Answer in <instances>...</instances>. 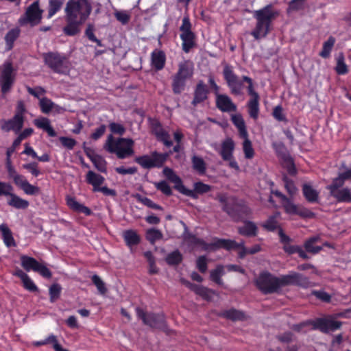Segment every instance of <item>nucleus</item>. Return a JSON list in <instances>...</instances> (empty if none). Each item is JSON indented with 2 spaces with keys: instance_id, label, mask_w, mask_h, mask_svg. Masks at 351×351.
I'll use <instances>...</instances> for the list:
<instances>
[{
  "instance_id": "nucleus-1",
  "label": "nucleus",
  "mask_w": 351,
  "mask_h": 351,
  "mask_svg": "<svg viewBox=\"0 0 351 351\" xmlns=\"http://www.w3.org/2000/svg\"><path fill=\"white\" fill-rule=\"evenodd\" d=\"M92 6L79 4L73 0H69L64 8L66 25L63 33L68 36H74L81 32V26L91 14Z\"/></svg>"
},
{
  "instance_id": "nucleus-2",
  "label": "nucleus",
  "mask_w": 351,
  "mask_h": 351,
  "mask_svg": "<svg viewBox=\"0 0 351 351\" xmlns=\"http://www.w3.org/2000/svg\"><path fill=\"white\" fill-rule=\"evenodd\" d=\"M252 15L256 20V25L250 34L258 40L269 34L271 30L272 21L279 15V12L274 9L272 4H267L259 10L253 11Z\"/></svg>"
},
{
  "instance_id": "nucleus-3",
  "label": "nucleus",
  "mask_w": 351,
  "mask_h": 351,
  "mask_svg": "<svg viewBox=\"0 0 351 351\" xmlns=\"http://www.w3.org/2000/svg\"><path fill=\"white\" fill-rule=\"evenodd\" d=\"M215 199L221 204V209L234 221H243L252 214V210L243 201L235 196H228L226 193H218Z\"/></svg>"
},
{
  "instance_id": "nucleus-4",
  "label": "nucleus",
  "mask_w": 351,
  "mask_h": 351,
  "mask_svg": "<svg viewBox=\"0 0 351 351\" xmlns=\"http://www.w3.org/2000/svg\"><path fill=\"white\" fill-rule=\"evenodd\" d=\"M134 141L128 138H115L112 134L107 136L104 149L110 154H115L119 159H124L134 154L133 146Z\"/></svg>"
},
{
  "instance_id": "nucleus-5",
  "label": "nucleus",
  "mask_w": 351,
  "mask_h": 351,
  "mask_svg": "<svg viewBox=\"0 0 351 351\" xmlns=\"http://www.w3.org/2000/svg\"><path fill=\"white\" fill-rule=\"evenodd\" d=\"M194 73V64L190 60H184L178 65L177 72L172 76L171 88L174 94L178 95L183 92L186 82L191 80Z\"/></svg>"
},
{
  "instance_id": "nucleus-6",
  "label": "nucleus",
  "mask_w": 351,
  "mask_h": 351,
  "mask_svg": "<svg viewBox=\"0 0 351 351\" xmlns=\"http://www.w3.org/2000/svg\"><path fill=\"white\" fill-rule=\"evenodd\" d=\"M42 57L45 65L54 73L66 74L69 71L70 63L65 54L49 51L43 53Z\"/></svg>"
},
{
  "instance_id": "nucleus-7",
  "label": "nucleus",
  "mask_w": 351,
  "mask_h": 351,
  "mask_svg": "<svg viewBox=\"0 0 351 351\" xmlns=\"http://www.w3.org/2000/svg\"><path fill=\"white\" fill-rule=\"evenodd\" d=\"M255 285L258 289L265 295L279 293L281 289L280 277L267 271L259 274L255 280Z\"/></svg>"
},
{
  "instance_id": "nucleus-8",
  "label": "nucleus",
  "mask_w": 351,
  "mask_h": 351,
  "mask_svg": "<svg viewBox=\"0 0 351 351\" xmlns=\"http://www.w3.org/2000/svg\"><path fill=\"white\" fill-rule=\"evenodd\" d=\"M307 325H312L313 330H319L323 333H328L340 328L341 322L326 318H317L315 320H308L293 326V329L300 332L302 328Z\"/></svg>"
},
{
  "instance_id": "nucleus-9",
  "label": "nucleus",
  "mask_w": 351,
  "mask_h": 351,
  "mask_svg": "<svg viewBox=\"0 0 351 351\" xmlns=\"http://www.w3.org/2000/svg\"><path fill=\"white\" fill-rule=\"evenodd\" d=\"M135 311L137 317L142 320L145 325L153 329L167 331V325L163 314L147 313L140 307H136Z\"/></svg>"
},
{
  "instance_id": "nucleus-10",
  "label": "nucleus",
  "mask_w": 351,
  "mask_h": 351,
  "mask_svg": "<svg viewBox=\"0 0 351 351\" xmlns=\"http://www.w3.org/2000/svg\"><path fill=\"white\" fill-rule=\"evenodd\" d=\"M43 12V10L40 8L39 1H35L27 8L18 23L21 26L29 24L32 27H34L40 23Z\"/></svg>"
},
{
  "instance_id": "nucleus-11",
  "label": "nucleus",
  "mask_w": 351,
  "mask_h": 351,
  "mask_svg": "<svg viewBox=\"0 0 351 351\" xmlns=\"http://www.w3.org/2000/svg\"><path fill=\"white\" fill-rule=\"evenodd\" d=\"M169 156L167 153H158L156 151L151 153V155H143L136 157L135 162L144 169H152L161 167Z\"/></svg>"
},
{
  "instance_id": "nucleus-12",
  "label": "nucleus",
  "mask_w": 351,
  "mask_h": 351,
  "mask_svg": "<svg viewBox=\"0 0 351 351\" xmlns=\"http://www.w3.org/2000/svg\"><path fill=\"white\" fill-rule=\"evenodd\" d=\"M191 23L188 15L184 16L182 23L180 27V38L182 41V47L185 53H189L195 46V35L191 30Z\"/></svg>"
},
{
  "instance_id": "nucleus-13",
  "label": "nucleus",
  "mask_w": 351,
  "mask_h": 351,
  "mask_svg": "<svg viewBox=\"0 0 351 351\" xmlns=\"http://www.w3.org/2000/svg\"><path fill=\"white\" fill-rule=\"evenodd\" d=\"M243 82H245L248 84L247 86V93L250 96V99L247 101V107L248 109V114L250 117L256 120L258 117L259 114V99L260 97L257 92H256L254 89L253 86V81L252 80L247 76H243Z\"/></svg>"
},
{
  "instance_id": "nucleus-14",
  "label": "nucleus",
  "mask_w": 351,
  "mask_h": 351,
  "mask_svg": "<svg viewBox=\"0 0 351 351\" xmlns=\"http://www.w3.org/2000/svg\"><path fill=\"white\" fill-rule=\"evenodd\" d=\"M147 120L152 133L155 135L157 140L162 142L167 147H171L173 142L170 140V135L164 130L160 121L156 118L152 117H149Z\"/></svg>"
},
{
  "instance_id": "nucleus-15",
  "label": "nucleus",
  "mask_w": 351,
  "mask_h": 351,
  "mask_svg": "<svg viewBox=\"0 0 351 351\" xmlns=\"http://www.w3.org/2000/svg\"><path fill=\"white\" fill-rule=\"evenodd\" d=\"M209 245L215 248H223L227 250L241 249L239 252V257L240 258H244L248 254L247 248L245 247L243 241L237 243L234 240L215 238V242Z\"/></svg>"
},
{
  "instance_id": "nucleus-16",
  "label": "nucleus",
  "mask_w": 351,
  "mask_h": 351,
  "mask_svg": "<svg viewBox=\"0 0 351 351\" xmlns=\"http://www.w3.org/2000/svg\"><path fill=\"white\" fill-rule=\"evenodd\" d=\"M223 75L230 93L234 95H240L243 87V83L239 80L238 76L234 73L232 67L226 65L223 70Z\"/></svg>"
},
{
  "instance_id": "nucleus-17",
  "label": "nucleus",
  "mask_w": 351,
  "mask_h": 351,
  "mask_svg": "<svg viewBox=\"0 0 351 351\" xmlns=\"http://www.w3.org/2000/svg\"><path fill=\"white\" fill-rule=\"evenodd\" d=\"M344 184H337L335 182H331L326 186L329 191L330 195L334 197L337 202L342 203L351 202V189L348 187L342 188Z\"/></svg>"
},
{
  "instance_id": "nucleus-18",
  "label": "nucleus",
  "mask_w": 351,
  "mask_h": 351,
  "mask_svg": "<svg viewBox=\"0 0 351 351\" xmlns=\"http://www.w3.org/2000/svg\"><path fill=\"white\" fill-rule=\"evenodd\" d=\"M14 83L13 67L11 63L4 65L0 76L1 90L3 94L9 93Z\"/></svg>"
},
{
  "instance_id": "nucleus-19",
  "label": "nucleus",
  "mask_w": 351,
  "mask_h": 351,
  "mask_svg": "<svg viewBox=\"0 0 351 351\" xmlns=\"http://www.w3.org/2000/svg\"><path fill=\"white\" fill-rule=\"evenodd\" d=\"M162 173L169 181L174 184L176 190L183 195L193 196V193L188 191V189L184 186L182 179L176 174L172 169L166 167L163 169Z\"/></svg>"
},
{
  "instance_id": "nucleus-20",
  "label": "nucleus",
  "mask_w": 351,
  "mask_h": 351,
  "mask_svg": "<svg viewBox=\"0 0 351 351\" xmlns=\"http://www.w3.org/2000/svg\"><path fill=\"white\" fill-rule=\"evenodd\" d=\"M215 105L222 112H236L237 110V105L225 94L216 93Z\"/></svg>"
},
{
  "instance_id": "nucleus-21",
  "label": "nucleus",
  "mask_w": 351,
  "mask_h": 351,
  "mask_svg": "<svg viewBox=\"0 0 351 351\" xmlns=\"http://www.w3.org/2000/svg\"><path fill=\"white\" fill-rule=\"evenodd\" d=\"M208 93L209 89L207 85L202 80H199L195 88L191 104L193 106H197L198 104L203 103L208 99Z\"/></svg>"
},
{
  "instance_id": "nucleus-22",
  "label": "nucleus",
  "mask_w": 351,
  "mask_h": 351,
  "mask_svg": "<svg viewBox=\"0 0 351 351\" xmlns=\"http://www.w3.org/2000/svg\"><path fill=\"white\" fill-rule=\"evenodd\" d=\"M24 117H20L19 115H14V117L5 121L4 123L1 125V130L5 132L13 131L15 133L19 132L23 127Z\"/></svg>"
},
{
  "instance_id": "nucleus-23",
  "label": "nucleus",
  "mask_w": 351,
  "mask_h": 351,
  "mask_svg": "<svg viewBox=\"0 0 351 351\" xmlns=\"http://www.w3.org/2000/svg\"><path fill=\"white\" fill-rule=\"evenodd\" d=\"M166 62L165 53L160 49H156L151 53V64L156 70H162Z\"/></svg>"
},
{
  "instance_id": "nucleus-24",
  "label": "nucleus",
  "mask_w": 351,
  "mask_h": 351,
  "mask_svg": "<svg viewBox=\"0 0 351 351\" xmlns=\"http://www.w3.org/2000/svg\"><path fill=\"white\" fill-rule=\"evenodd\" d=\"M86 182L93 186V191L97 192V189L101 187L105 182V178L93 171H88L86 175Z\"/></svg>"
},
{
  "instance_id": "nucleus-25",
  "label": "nucleus",
  "mask_w": 351,
  "mask_h": 351,
  "mask_svg": "<svg viewBox=\"0 0 351 351\" xmlns=\"http://www.w3.org/2000/svg\"><path fill=\"white\" fill-rule=\"evenodd\" d=\"M243 226L238 228L239 234L247 237H256L258 234V227L251 221L243 220Z\"/></svg>"
},
{
  "instance_id": "nucleus-26",
  "label": "nucleus",
  "mask_w": 351,
  "mask_h": 351,
  "mask_svg": "<svg viewBox=\"0 0 351 351\" xmlns=\"http://www.w3.org/2000/svg\"><path fill=\"white\" fill-rule=\"evenodd\" d=\"M189 287L197 295L201 296L206 300H210L212 296L216 294V292L210 289L198 285L193 283L188 282Z\"/></svg>"
},
{
  "instance_id": "nucleus-27",
  "label": "nucleus",
  "mask_w": 351,
  "mask_h": 351,
  "mask_svg": "<svg viewBox=\"0 0 351 351\" xmlns=\"http://www.w3.org/2000/svg\"><path fill=\"white\" fill-rule=\"evenodd\" d=\"M234 149V143L232 139L228 138L223 141L221 149L219 152L223 160H228L232 158Z\"/></svg>"
},
{
  "instance_id": "nucleus-28",
  "label": "nucleus",
  "mask_w": 351,
  "mask_h": 351,
  "mask_svg": "<svg viewBox=\"0 0 351 351\" xmlns=\"http://www.w3.org/2000/svg\"><path fill=\"white\" fill-rule=\"evenodd\" d=\"M34 124L40 129L45 131L48 135L51 137H55L57 135V133L53 130L50 124V121L49 119L46 117H39L38 119H35L34 120Z\"/></svg>"
},
{
  "instance_id": "nucleus-29",
  "label": "nucleus",
  "mask_w": 351,
  "mask_h": 351,
  "mask_svg": "<svg viewBox=\"0 0 351 351\" xmlns=\"http://www.w3.org/2000/svg\"><path fill=\"white\" fill-rule=\"evenodd\" d=\"M7 204L16 209H26L29 203L27 200L21 198L15 193H12L7 199Z\"/></svg>"
},
{
  "instance_id": "nucleus-30",
  "label": "nucleus",
  "mask_w": 351,
  "mask_h": 351,
  "mask_svg": "<svg viewBox=\"0 0 351 351\" xmlns=\"http://www.w3.org/2000/svg\"><path fill=\"white\" fill-rule=\"evenodd\" d=\"M231 121L239 130V135L241 138L248 136L246 130L245 121L241 114H233L231 116Z\"/></svg>"
},
{
  "instance_id": "nucleus-31",
  "label": "nucleus",
  "mask_w": 351,
  "mask_h": 351,
  "mask_svg": "<svg viewBox=\"0 0 351 351\" xmlns=\"http://www.w3.org/2000/svg\"><path fill=\"white\" fill-rule=\"evenodd\" d=\"M66 202L70 208L74 211L84 213L87 216L90 215L92 213L89 208L78 202L74 197H68Z\"/></svg>"
},
{
  "instance_id": "nucleus-32",
  "label": "nucleus",
  "mask_w": 351,
  "mask_h": 351,
  "mask_svg": "<svg viewBox=\"0 0 351 351\" xmlns=\"http://www.w3.org/2000/svg\"><path fill=\"white\" fill-rule=\"evenodd\" d=\"M0 231L1 232L3 242L7 247H10L16 246L12 232L6 224L2 223L0 225Z\"/></svg>"
},
{
  "instance_id": "nucleus-33",
  "label": "nucleus",
  "mask_w": 351,
  "mask_h": 351,
  "mask_svg": "<svg viewBox=\"0 0 351 351\" xmlns=\"http://www.w3.org/2000/svg\"><path fill=\"white\" fill-rule=\"evenodd\" d=\"M21 264L25 271H29L32 270L36 271L37 267L39 266L40 263L33 257L22 255L21 256Z\"/></svg>"
},
{
  "instance_id": "nucleus-34",
  "label": "nucleus",
  "mask_w": 351,
  "mask_h": 351,
  "mask_svg": "<svg viewBox=\"0 0 351 351\" xmlns=\"http://www.w3.org/2000/svg\"><path fill=\"white\" fill-rule=\"evenodd\" d=\"M302 193L308 202L315 203L318 201L319 193L310 184L306 183L302 185Z\"/></svg>"
},
{
  "instance_id": "nucleus-35",
  "label": "nucleus",
  "mask_w": 351,
  "mask_h": 351,
  "mask_svg": "<svg viewBox=\"0 0 351 351\" xmlns=\"http://www.w3.org/2000/svg\"><path fill=\"white\" fill-rule=\"evenodd\" d=\"M123 237L126 245L130 247L138 245L141 241L139 235L133 230H125Z\"/></svg>"
},
{
  "instance_id": "nucleus-36",
  "label": "nucleus",
  "mask_w": 351,
  "mask_h": 351,
  "mask_svg": "<svg viewBox=\"0 0 351 351\" xmlns=\"http://www.w3.org/2000/svg\"><path fill=\"white\" fill-rule=\"evenodd\" d=\"M341 171L339 173L338 176L332 180V182L337 184H344L346 181H351V168H348L346 165H342Z\"/></svg>"
},
{
  "instance_id": "nucleus-37",
  "label": "nucleus",
  "mask_w": 351,
  "mask_h": 351,
  "mask_svg": "<svg viewBox=\"0 0 351 351\" xmlns=\"http://www.w3.org/2000/svg\"><path fill=\"white\" fill-rule=\"evenodd\" d=\"M211 190V186L208 184H204L202 182L194 183L193 190L188 189V191L193 193L192 195H187L193 199H197L198 194H204L208 193Z\"/></svg>"
},
{
  "instance_id": "nucleus-38",
  "label": "nucleus",
  "mask_w": 351,
  "mask_h": 351,
  "mask_svg": "<svg viewBox=\"0 0 351 351\" xmlns=\"http://www.w3.org/2000/svg\"><path fill=\"white\" fill-rule=\"evenodd\" d=\"M225 274L224 267L221 265H219L215 269L210 272V279L216 284L223 286V282L221 277Z\"/></svg>"
},
{
  "instance_id": "nucleus-39",
  "label": "nucleus",
  "mask_w": 351,
  "mask_h": 351,
  "mask_svg": "<svg viewBox=\"0 0 351 351\" xmlns=\"http://www.w3.org/2000/svg\"><path fill=\"white\" fill-rule=\"evenodd\" d=\"M21 30L19 27L13 28L8 32L5 36V41L8 49H12L14 41L19 37Z\"/></svg>"
},
{
  "instance_id": "nucleus-40",
  "label": "nucleus",
  "mask_w": 351,
  "mask_h": 351,
  "mask_svg": "<svg viewBox=\"0 0 351 351\" xmlns=\"http://www.w3.org/2000/svg\"><path fill=\"white\" fill-rule=\"evenodd\" d=\"M336 39L330 36L326 41L323 43L322 49L319 52V56L323 58H328L330 56L331 51L335 45Z\"/></svg>"
},
{
  "instance_id": "nucleus-41",
  "label": "nucleus",
  "mask_w": 351,
  "mask_h": 351,
  "mask_svg": "<svg viewBox=\"0 0 351 351\" xmlns=\"http://www.w3.org/2000/svg\"><path fill=\"white\" fill-rule=\"evenodd\" d=\"M221 315L232 321L243 320L245 318V315L242 311L234 308L223 311L221 312Z\"/></svg>"
},
{
  "instance_id": "nucleus-42",
  "label": "nucleus",
  "mask_w": 351,
  "mask_h": 351,
  "mask_svg": "<svg viewBox=\"0 0 351 351\" xmlns=\"http://www.w3.org/2000/svg\"><path fill=\"white\" fill-rule=\"evenodd\" d=\"M193 169L199 174L204 175L206 173V165L202 158L193 156L191 158Z\"/></svg>"
},
{
  "instance_id": "nucleus-43",
  "label": "nucleus",
  "mask_w": 351,
  "mask_h": 351,
  "mask_svg": "<svg viewBox=\"0 0 351 351\" xmlns=\"http://www.w3.org/2000/svg\"><path fill=\"white\" fill-rule=\"evenodd\" d=\"M272 147L278 157L285 161H288L290 159L288 151L282 143H273Z\"/></svg>"
},
{
  "instance_id": "nucleus-44",
  "label": "nucleus",
  "mask_w": 351,
  "mask_h": 351,
  "mask_svg": "<svg viewBox=\"0 0 351 351\" xmlns=\"http://www.w3.org/2000/svg\"><path fill=\"white\" fill-rule=\"evenodd\" d=\"M64 4V0H49L47 18L51 19L59 12Z\"/></svg>"
},
{
  "instance_id": "nucleus-45",
  "label": "nucleus",
  "mask_w": 351,
  "mask_h": 351,
  "mask_svg": "<svg viewBox=\"0 0 351 351\" xmlns=\"http://www.w3.org/2000/svg\"><path fill=\"white\" fill-rule=\"evenodd\" d=\"M133 197L139 202L142 203L145 206H147L148 208L154 209V210H162L163 208L160 205L154 203L152 199L147 197L142 196L139 193H136L133 195Z\"/></svg>"
},
{
  "instance_id": "nucleus-46",
  "label": "nucleus",
  "mask_w": 351,
  "mask_h": 351,
  "mask_svg": "<svg viewBox=\"0 0 351 351\" xmlns=\"http://www.w3.org/2000/svg\"><path fill=\"white\" fill-rule=\"evenodd\" d=\"M319 239V237H312L306 240L304 243V247L306 252L313 254H317L319 252L322 250V247L314 245V243H316Z\"/></svg>"
},
{
  "instance_id": "nucleus-47",
  "label": "nucleus",
  "mask_w": 351,
  "mask_h": 351,
  "mask_svg": "<svg viewBox=\"0 0 351 351\" xmlns=\"http://www.w3.org/2000/svg\"><path fill=\"white\" fill-rule=\"evenodd\" d=\"M91 162L99 171L101 173L107 172V162L101 156L97 154L93 158H91Z\"/></svg>"
},
{
  "instance_id": "nucleus-48",
  "label": "nucleus",
  "mask_w": 351,
  "mask_h": 351,
  "mask_svg": "<svg viewBox=\"0 0 351 351\" xmlns=\"http://www.w3.org/2000/svg\"><path fill=\"white\" fill-rule=\"evenodd\" d=\"M297 272L291 271L289 274L280 276L281 288L289 285H295Z\"/></svg>"
},
{
  "instance_id": "nucleus-49",
  "label": "nucleus",
  "mask_w": 351,
  "mask_h": 351,
  "mask_svg": "<svg viewBox=\"0 0 351 351\" xmlns=\"http://www.w3.org/2000/svg\"><path fill=\"white\" fill-rule=\"evenodd\" d=\"M165 260L167 263L169 265H178L182 261V255L178 250H176L169 253L167 256Z\"/></svg>"
},
{
  "instance_id": "nucleus-50",
  "label": "nucleus",
  "mask_w": 351,
  "mask_h": 351,
  "mask_svg": "<svg viewBox=\"0 0 351 351\" xmlns=\"http://www.w3.org/2000/svg\"><path fill=\"white\" fill-rule=\"evenodd\" d=\"M335 71L339 75H345L348 72L347 65L345 63L344 56L342 53L337 57V65Z\"/></svg>"
},
{
  "instance_id": "nucleus-51",
  "label": "nucleus",
  "mask_w": 351,
  "mask_h": 351,
  "mask_svg": "<svg viewBox=\"0 0 351 351\" xmlns=\"http://www.w3.org/2000/svg\"><path fill=\"white\" fill-rule=\"evenodd\" d=\"M162 232L156 228L148 229L146 232V239L152 244H154L156 241L162 239Z\"/></svg>"
},
{
  "instance_id": "nucleus-52",
  "label": "nucleus",
  "mask_w": 351,
  "mask_h": 351,
  "mask_svg": "<svg viewBox=\"0 0 351 351\" xmlns=\"http://www.w3.org/2000/svg\"><path fill=\"white\" fill-rule=\"evenodd\" d=\"M62 291V287L58 283H53L51 285L49 289V294L50 297V302H55L60 296Z\"/></svg>"
},
{
  "instance_id": "nucleus-53",
  "label": "nucleus",
  "mask_w": 351,
  "mask_h": 351,
  "mask_svg": "<svg viewBox=\"0 0 351 351\" xmlns=\"http://www.w3.org/2000/svg\"><path fill=\"white\" fill-rule=\"evenodd\" d=\"M280 215L279 213H276L274 215L271 216L263 223V227L269 231H274L278 228V221L276 217Z\"/></svg>"
},
{
  "instance_id": "nucleus-54",
  "label": "nucleus",
  "mask_w": 351,
  "mask_h": 351,
  "mask_svg": "<svg viewBox=\"0 0 351 351\" xmlns=\"http://www.w3.org/2000/svg\"><path fill=\"white\" fill-rule=\"evenodd\" d=\"M295 286L300 287L306 289L313 286V283L309 280L308 278L304 276L303 274L297 273L296 280Z\"/></svg>"
},
{
  "instance_id": "nucleus-55",
  "label": "nucleus",
  "mask_w": 351,
  "mask_h": 351,
  "mask_svg": "<svg viewBox=\"0 0 351 351\" xmlns=\"http://www.w3.org/2000/svg\"><path fill=\"white\" fill-rule=\"evenodd\" d=\"M243 138L245 140L243 143V149L245 157L247 159H251L254 157V151L252 147V143L247 137Z\"/></svg>"
},
{
  "instance_id": "nucleus-56",
  "label": "nucleus",
  "mask_w": 351,
  "mask_h": 351,
  "mask_svg": "<svg viewBox=\"0 0 351 351\" xmlns=\"http://www.w3.org/2000/svg\"><path fill=\"white\" fill-rule=\"evenodd\" d=\"M282 204L287 213L295 215L298 213V206L289 198L287 197V199L282 202Z\"/></svg>"
},
{
  "instance_id": "nucleus-57",
  "label": "nucleus",
  "mask_w": 351,
  "mask_h": 351,
  "mask_svg": "<svg viewBox=\"0 0 351 351\" xmlns=\"http://www.w3.org/2000/svg\"><path fill=\"white\" fill-rule=\"evenodd\" d=\"M39 104L41 111L45 114H48L49 112H50L52 110L54 106L53 102L47 97H43L40 99Z\"/></svg>"
},
{
  "instance_id": "nucleus-58",
  "label": "nucleus",
  "mask_w": 351,
  "mask_h": 351,
  "mask_svg": "<svg viewBox=\"0 0 351 351\" xmlns=\"http://www.w3.org/2000/svg\"><path fill=\"white\" fill-rule=\"evenodd\" d=\"M13 191L14 188L10 183L0 181V197L5 196L9 198L14 193Z\"/></svg>"
},
{
  "instance_id": "nucleus-59",
  "label": "nucleus",
  "mask_w": 351,
  "mask_h": 351,
  "mask_svg": "<svg viewBox=\"0 0 351 351\" xmlns=\"http://www.w3.org/2000/svg\"><path fill=\"white\" fill-rule=\"evenodd\" d=\"M114 16L122 25L128 23L131 19L130 12L126 10L116 11L114 12Z\"/></svg>"
},
{
  "instance_id": "nucleus-60",
  "label": "nucleus",
  "mask_w": 351,
  "mask_h": 351,
  "mask_svg": "<svg viewBox=\"0 0 351 351\" xmlns=\"http://www.w3.org/2000/svg\"><path fill=\"white\" fill-rule=\"evenodd\" d=\"M185 239L192 245L202 246L205 250L208 248V245L203 239L197 238L194 234H189Z\"/></svg>"
},
{
  "instance_id": "nucleus-61",
  "label": "nucleus",
  "mask_w": 351,
  "mask_h": 351,
  "mask_svg": "<svg viewBox=\"0 0 351 351\" xmlns=\"http://www.w3.org/2000/svg\"><path fill=\"white\" fill-rule=\"evenodd\" d=\"M92 282L96 286L98 291L100 294L104 295L107 292V289L106 287L105 283L101 279V278L97 275H93L92 276Z\"/></svg>"
},
{
  "instance_id": "nucleus-62",
  "label": "nucleus",
  "mask_w": 351,
  "mask_h": 351,
  "mask_svg": "<svg viewBox=\"0 0 351 351\" xmlns=\"http://www.w3.org/2000/svg\"><path fill=\"white\" fill-rule=\"evenodd\" d=\"M22 167L35 177H38L41 173L40 171L38 169V164L36 162L23 164Z\"/></svg>"
},
{
  "instance_id": "nucleus-63",
  "label": "nucleus",
  "mask_w": 351,
  "mask_h": 351,
  "mask_svg": "<svg viewBox=\"0 0 351 351\" xmlns=\"http://www.w3.org/2000/svg\"><path fill=\"white\" fill-rule=\"evenodd\" d=\"M156 188L160 191L163 194L167 196L172 195V190L168 183L165 181H160L155 184Z\"/></svg>"
},
{
  "instance_id": "nucleus-64",
  "label": "nucleus",
  "mask_w": 351,
  "mask_h": 351,
  "mask_svg": "<svg viewBox=\"0 0 351 351\" xmlns=\"http://www.w3.org/2000/svg\"><path fill=\"white\" fill-rule=\"evenodd\" d=\"M21 189L26 195H35L40 193V188L31 184L29 182H27Z\"/></svg>"
}]
</instances>
